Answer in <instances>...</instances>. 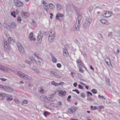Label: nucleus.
<instances>
[{"instance_id": "54", "label": "nucleus", "mask_w": 120, "mask_h": 120, "mask_svg": "<svg viewBox=\"0 0 120 120\" xmlns=\"http://www.w3.org/2000/svg\"><path fill=\"white\" fill-rule=\"evenodd\" d=\"M23 103L24 104H26L27 103V101L26 100H24L23 101Z\"/></svg>"}, {"instance_id": "29", "label": "nucleus", "mask_w": 120, "mask_h": 120, "mask_svg": "<svg viewBox=\"0 0 120 120\" xmlns=\"http://www.w3.org/2000/svg\"><path fill=\"white\" fill-rule=\"evenodd\" d=\"M51 83L52 85H54L56 86H58V83L55 82L54 81L52 82Z\"/></svg>"}, {"instance_id": "5", "label": "nucleus", "mask_w": 120, "mask_h": 120, "mask_svg": "<svg viewBox=\"0 0 120 120\" xmlns=\"http://www.w3.org/2000/svg\"><path fill=\"white\" fill-rule=\"evenodd\" d=\"M17 75L21 78L26 79H29L30 77L29 76L20 71H18L17 73Z\"/></svg>"}, {"instance_id": "63", "label": "nucleus", "mask_w": 120, "mask_h": 120, "mask_svg": "<svg viewBox=\"0 0 120 120\" xmlns=\"http://www.w3.org/2000/svg\"><path fill=\"white\" fill-rule=\"evenodd\" d=\"M28 86H29L30 87H32L33 86V85H32L31 84H30V83H28Z\"/></svg>"}, {"instance_id": "12", "label": "nucleus", "mask_w": 120, "mask_h": 120, "mask_svg": "<svg viewBox=\"0 0 120 120\" xmlns=\"http://www.w3.org/2000/svg\"><path fill=\"white\" fill-rule=\"evenodd\" d=\"M42 37L43 35L42 33H38L37 36V40L39 43H41Z\"/></svg>"}, {"instance_id": "22", "label": "nucleus", "mask_w": 120, "mask_h": 120, "mask_svg": "<svg viewBox=\"0 0 120 120\" xmlns=\"http://www.w3.org/2000/svg\"><path fill=\"white\" fill-rule=\"evenodd\" d=\"M51 73L53 76L55 77H57L58 76V74L56 72L53 71H52L51 72Z\"/></svg>"}, {"instance_id": "20", "label": "nucleus", "mask_w": 120, "mask_h": 120, "mask_svg": "<svg viewBox=\"0 0 120 120\" xmlns=\"http://www.w3.org/2000/svg\"><path fill=\"white\" fill-rule=\"evenodd\" d=\"M33 33L32 32H31L29 36V37L30 39V40L34 41L35 40V38L33 37Z\"/></svg>"}, {"instance_id": "31", "label": "nucleus", "mask_w": 120, "mask_h": 120, "mask_svg": "<svg viewBox=\"0 0 120 120\" xmlns=\"http://www.w3.org/2000/svg\"><path fill=\"white\" fill-rule=\"evenodd\" d=\"M32 70L34 71L37 74H39L40 73V72L38 70L37 68H32Z\"/></svg>"}, {"instance_id": "45", "label": "nucleus", "mask_w": 120, "mask_h": 120, "mask_svg": "<svg viewBox=\"0 0 120 120\" xmlns=\"http://www.w3.org/2000/svg\"><path fill=\"white\" fill-rule=\"evenodd\" d=\"M79 88L81 89H84L83 87L80 84L79 85Z\"/></svg>"}, {"instance_id": "43", "label": "nucleus", "mask_w": 120, "mask_h": 120, "mask_svg": "<svg viewBox=\"0 0 120 120\" xmlns=\"http://www.w3.org/2000/svg\"><path fill=\"white\" fill-rule=\"evenodd\" d=\"M87 95L88 96H89V95H90L91 96H92V93L90 92L89 91H87Z\"/></svg>"}, {"instance_id": "26", "label": "nucleus", "mask_w": 120, "mask_h": 120, "mask_svg": "<svg viewBox=\"0 0 120 120\" xmlns=\"http://www.w3.org/2000/svg\"><path fill=\"white\" fill-rule=\"evenodd\" d=\"M76 62L77 64V66L78 67H79V65H80L82 64H83V63L82 62V61L80 60L79 59L77 60L76 61Z\"/></svg>"}, {"instance_id": "19", "label": "nucleus", "mask_w": 120, "mask_h": 120, "mask_svg": "<svg viewBox=\"0 0 120 120\" xmlns=\"http://www.w3.org/2000/svg\"><path fill=\"white\" fill-rule=\"evenodd\" d=\"M100 22L102 23L106 24L107 25H109V23L106 20L104 19H101L100 20Z\"/></svg>"}, {"instance_id": "62", "label": "nucleus", "mask_w": 120, "mask_h": 120, "mask_svg": "<svg viewBox=\"0 0 120 120\" xmlns=\"http://www.w3.org/2000/svg\"><path fill=\"white\" fill-rule=\"evenodd\" d=\"M76 107H74L73 108V110L74 112H75V110H76Z\"/></svg>"}, {"instance_id": "9", "label": "nucleus", "mask_w": 120, "mask_h": 120, "mask_svg": "<svg viewBox=\"0 0 120 120\" xmlns=\"http://www.w3.org/2000/svg\"><path fill=\"white\" fill-rule=\"evenodd\" d=\"M18 49L20 53L23 54L24 53V50L23 48L20 43L18 42L17 44Z\"/></svg>"}, {"instance_id": "14", "label": "nucleus", "mask_w": 120, "mask_h": 120, "mask_svg": "<svg viewBox=\"0 0 120 120\" xmlns=\"http://www.w3.org/2000/svg\"><path fill=\"white\" fill-rule=\"evenodd\" d=\"M5 96V97H7V98H6V100L7 101H11L13 99V98H12V96L11 95H9L6 93V95Z\"/></svg>"}, {"instance_id": "32", "label": "nucleus", "mask_w": 120, "mask_h": 120, "mask_svg": "<svg viewBox=\"0 0 120 120\" xmlns=\"http://www.w3.org/2000/svg\"><path fill=\"white\" fill-rule=\"evenodd\" d=\"M4 26L6 28H8L9 27V25L5 21L4 22Z\"/></svg>"}, {"instance_id": "33", "label": "nucleus", "mask_w": 120, "mask_h": 120, "mask_svg": "<svg viewBox=\"0 0 120 120\" xmlns=\"http://www.w3.org/2000/svg\"><path fill=\"white\" fill-rule=\"evenodd\" d=\"M11 27L15 29L16 28V26L15 23L14 22H12L11 23Z\"/></svg>"}, {"instance_id": "24", "label": "nucleus", "mask_w": 120, "mask_h": 120, "mask_svg": "<svg viewBox=\"0 0 120 120\" xmlns=\"http://www.w3.org/2000/svg\"><path fill=\"white\" fill-rule=\"evenodd\" d=\"M63 14H57L56 16V18L57 19H59L60 20V19H59V17H63Z\"/></svg>"}, {"instance_id": "18", "label": "nucleus", "mask_w": 120, "mask_h": 120, "mask_svg": "<svg viewBox=\"0 0 120 120\" xmlns=\"http://www.w3.org/2000/svg\"><path fill=\"white\" fill-rule=\"evenodd\" d=\"M50 55L52 58V62L54 63H56L57 61L56 59L54 56L52 54H50Z\"/></svg>"}, {"instance_id": "23", "label": "nucleus", "mask_w": 120, "mask_h": 120, "mask_svg": "<svg viewBox=\"0 0 120 120\" xmlns=\"http://www.w3.org/2000/svg\"><path fill=\"white\" fill-rule=\"evenodd\" d=\"M22 15L23 17L26 18L29 16V14L28 12L23 13Z\"/></svg>"}, {"instance_id": "3", "label": "nucleus", "mask_w": 120, "mask_h": 120, "mask_svg": "<svg viewBox=\"0 0 120 120\" xmlns=\"http://www.w3.org/2000/svg\"><path fill=\"white\" fill-rule=\"evenodd\" d=\"M40 98L41 101H44L46 102H53L55 100H52L51 99H50L49 98H47L45 95L41 96L40 97Z\"/></svg>"}, {"instance_id": "58", "label": "nucleus", "mask_w": 120, "mask_h": 120, "mask_svg": "<svg viewBox=\"0 0 120 120\" xmlns=\"http://www.w3.org/2000/svg\"><path fill=\"white\" fill-rule=\"evenodd\" d=\"M99 108L100 109H101L104 108V107L103 106L101 105L99 106Z\"/></svg>"}, {"instance_id": "25", "label": "nucleus", "mask_w": 120, "mask_h": 120, "mask_svg": "<svg viewBox=\"0 0 120 120\" xmlns=\"http://www.w3.org/2000/svg\"><path fill=\"white\" fill-rule=\"evenodd\" d=\"M6 94V93H2L0 92V97H2V100H4L5 96Z\"/></svg>"}, {"instance_id": "61", "label": "nucleus", "mask_w": 120, "mask_h": 120, "mask_svg": "<svg viewBox=\"0 0 120 120\" xmlns=\"http://www.w3.org/2000/svg\"><path fill=\"white\" fill-rule=\"evenodd\" d=\"M90 69L94 71V68L92 67V66H90Z\"/></svg>"}, {"instance_id": "36", "label": "nucleus", "mask_w": 120, "mask_h": 120, "mask_svg": "<svg viewBox=\"0 0 120 120\" xmlns=\"http://www.w3.org/2000/svg\"><path fill=\"white\" fill-rule=\"evenodd\" d=\"M87 100L89 101H94L92 98L88 97L87 98Z\"/></svg>"}, {"instance_id": "53", "label": "nucleus", "mask_w": 120, "mask_h": 120, "mask_svg": "<svg viewBox=\"0 0 120 120\" xmlns=\"http://www.w3.org/2000/svg\"><path fill=\"white\" fill-rule=\"evenodd\" d=\"M71 98V95H69L68 96L67 98V100L68 101H69L70 99Z\"/></svg>"}, {"instance_id": "2", "label": "nucleus", "mask_w": 120, "mask_h": 120, "mask_svg": "<svg viewBox=\"0 0 120 120\" xmlns=\"http://www.w3.org/2000/svg\"><path fill=\"white\" fill-rule=\"evenodd\" d=\"M34 55L35 57V58H34L33 56H32V58H31L30 59H30H31L32 61H33V60H34L37 64L41 66V63L42 62V59L40 57L38 56L37 55L36 53L34 54Z\"/></svg>"}, {"instance_id": "28", "label": "nucleus", "mask_w": 120, "mask_h": 120, "mask_svg": "<svg viewBox=\"0 0 120 120\" xmlns=\"http://www.w3.org/2000/svg\"><path fill=\"white\" fill-rule=\"evenodd\" d=\"M49 6L50 8L52 10H53L54 8V6L53 4L52 3L49 4Z\"/></svg>"}, {"instance_id": "16", "label": "nucleus", "mask_w": 120, "mask_h": 120, "mask_svg": "<svg viewBox=\"0 0 120 120\" xmlns=\"http://www.w3.org/2000/svg\"><path fill=\"white\" fill-rule=\"evenodd\" d=\"M90 24H88L87 22H85L83 24V28L85 29H89L90 27Z\"/></svg>"}, {"instance_id": "52", "label": "nucleus", "mask_w": 120, "mask_h": 120, "mask_svg": "<svg viewBox=\"0 0 120 120\" xmlns=\"http://www.w3.org/2000/svg\"><path fill=\"white\" fill-rule=\"evenodd\" d=\"M64 84V83L63 82H60L59 83H58V86L59 85H62L63 84Z\"/></svg>"}, {"instance_id": "39", "label": "nucleus", "mask_w": 120, "mask_h": 120, "mask_svg": "<svg viewBox=\"0 0 120 120\" xmlns=\"http://www.w3.org/2000/svg\"><path fill=\"white\" fill-rule=\"evenodd\" d=\"M31 24L33 26H34L36 25V22L34 20H32V21L31 22Z\"/></svg>"}, {"instance_id": "30", "label": "nucleus", "mask_w": 120, "mask_h": 120, "mask_svg": "<svg viewBox=\"0 0 120 120\" xmlns=\"http://www.w3.org/2000/svg\"><path fill=\"white\" fill-rule=\"evenodd\" d=\"M56 7L58 10H59L61 9L62 6L59 4H56Z\"/></svg>"}, {"instance_id": "46", "label": "nucleus", "mask_w": 120, "mask_h": 120, "mask_svg": "<svg viewBox=\"0 0 120 120\" xmlns=\"http://www.w3.org/2000/svg\"><path fill=\"white\" fill-rule=\"evenodd\" d=\"M58 68H60L61 66V64L60 63H58L56 64Z\"/></svg>"}, {"instance_id": "59", "label": "nucleus", "mask_w": 120, "mask_h": 120, "mask_svg": "<svg viewBox=\"0 0 120 120\" xmlns=\"http://www.w3.org/2000/svg\"><path fill=\"white\" fill-rule=\"evenodd\" d=\"M98 109L97 107L96 106H95L94 107L93 109H92L93 110H94L95 109Z\"/></svg>"}, {"instance_id": "49", "label": "nucleus", "mask_w": 120, "mask_h": 120, "mask_svg": "<svg viewBox=\"0 0 120 120\" xmlns=\"http://www.w3.org/2000/svg\"><path fill=\"white\" fill-rule=\"evenodd\" d=\"M79 71L80 72H81L82 73H83V71L82 70V68H79Z\"/></svg>"}, {"instance_id": "37", "label": "nucleus", "mask_w": 120, "mask_h": 120, "mask_svg": "<svg viewBox=\"0 0 120 120\" xmlns=\"http://www.w3.org/2000/svg\"><path fill=\"white\" fill-rule=\"evenodd\" d=\"M91 91L94 94H96L97 93V91L95 89H92L91 90Z\"/></svg>"}, {"instance_id": "8", "label": "nucleus", "mask_w": 120, "mask_h": 120, "mask_svg": "<svg viewBox=\"0 0 120 120\" xmlns=\"http://www.w3.org/2000/svg\"><path fill=\"white\" fill-rule=\"evenodd\" d=\"M4 46L5 50L8 52L10 49L9 43L6 41H4Z\"/></svg>"}, {"instance_id": "1", "label": "nucleus", "mask_w": 120, "mask_h": 120, "mask_svg": "<svg viewBox=\"0 0 120 120\" xmlns=\"http://www.w3.org/2000/svg\"><path fill=\"white\" fill-rule=\"evenodd\" d=\"M77 22L75 25V27H73L71 28V30L72 31H75L76 30L78 31L79 30L80 26V22L82 17V16L80 15L77 14Z\"/></svg>"}, {"instance_id": "56", "label": "nucleus", "mask_w": 120, "mask_h": 120, "mask_svg": "<svg viewBox=\"0 0 120 120\" xmlns=\"http://www.w3.org/2000/svg\"><path fill=\"white\" fill-rule=\"evenodd\" d=\"M77 85V84L76 82H75L73 84V86L74 87H76Z\"/></svg>"}, {"instance_id": "57", "label": "nucleus", "mask_w": 120, "mask_h": 120, "mask_svg": "<svg viewBox=\"0 0 120 120\" xmlns=\"http://www.w3.org/2000/svg\"><path fill=\"white\" fill-rule=\"evenodd\" d=\"M0 79L1 80L3 81H5L6 80V79H5L4 78H0Z\"/></svg>"}, {"instance_id": "17", "label": "nucleus", "mask_w": 120, "mask_h": 120, "mask_svg": "<svg viewBox=\"0 0 120 120\" xmlns=\"http://www.w3.org/2000/svg\"><path fill=\"white\" fill-rule=\"evenodd\" d=\"M66 93V91H63L62 90L60 91L59 93V95L60 96H65Z\"/></svg>"}, {"instance_id": "40", "label": "nucleus", "mask_w": 120, "mask_h": 120, "mask_svg": "<svg viewBox=\"0 0 120 120\" xmlns=\"http://www.w3.org/2000/svg\"><path fill=\"white\" fill-rule=\"evenodd\" d=\"M17 20L18 22H19L20 23L21 21V17L20 16H18L17 18Z\"/></svg>"}, {"instance_id": "6", "label": "nucleus", "mask_w": 120, "mask_h": 120, "mask_svg": "<svg viewBox=\"0 0 120 120\" xmlns=\"http://www.w3.org/2000/svg\"><path fill=\"white\" fill-rule=\"evenodd\" d=\"M55 33L54 31H51L49 34V41L51 42L54 39L55 37Z\"/></svg>"}, {"instance_id": "41", "label": "nucleus", "mask_w": 120, "mask_h": 120, "mask_svg": "<svg viewBox=\"0 0 120 120\" xmlns=\"http://www.w3.org/2000/svg\"><path fill=\"white\" fill-rule=\"evenodd\" d=\"M80 97L84 98L85 97V95L83 93H81Z\"/></svg>"}, {"instance_id": "55", "label": "nucleus", "mask_w": 120, "mask_h": 120, "mask_svg": "<svg viewBox=\"0 0 120 120\" xmlns=\"http://www.w3.org/2000/svg\"><path fill=\"white\" fill-rule=\"evenodd\" d=\"M83 64H82L80 65H78L79 67H78V68H82V66H83Z\"/></svg>"}, {"instance_id": "47", "label": "nucleus", "mask_w": 120, "mask_h": 120, "mask_svg": "<svg viewBox=\"0 0 120 120\" xmlns=\"http://www.w3.org/2000/svg\"><path fill=\"white\" fill-rule=\"evenodd\" d=\"M112 35V32H110V33H109L108 34V37H111Z\"/></svg>"}, {"instance_id": "27", "label": "nucleus", "mask_w": 120, "mask_h": 120, "mask_svg": "<svg viewBox=\"0 0 120 120\" xmlns=\"http://www.w3.org/2000/svg\"><path fill=\"white\" fill-rule=\"evenodd\" d=\"M8 41L10 43H12L14 42V40L11 37H10L8 38Z\"/></svg>"}, {"instance_id": "44", "label": "nucleus", "mask_w": 120, "mask_h": 120, "mask_svg": "<svg viewBox=\"0 0 120 120\" xmlns=\"http://www.w3.org/2000/svg\"><path fill=\"white\" fill-rule=\"evenodd\" d=\"M15 14V13L14 12V13L13 12H11V15L13 16L14 17H16V15Z\"/></svg>"}, {"instance_id": "38", "label": "nucleus", "mask_w": 120, "mask_h": 120, "mask_svg": "<svg viewBox=\"0 0 120 120\" xmlns=\"http://www.w3.org/2000/svg\"><path fill=\"white\" fill-rule=\"evenodd\" d=\"M49 113L47 111L45 112L44 113V115L45 116H47V115H49Z\"/></svg>"}, {"instance_id": "15", "label": "nucleus", "mask_w": 120, "mask_h": 120, "mask_svg": "<svg viewBox=\"0 0 120 120\" xmlns=\"http://www.w3.org/2000/svg\"><path fill=\"white\" fill-rule=\"evenodd\" d=\"M63 52L64 56L65 57H67L69 55V53L67 49H63Z\"/></svg>"}, {"instance_id": "13", "label": "nucleus", "mask_w": 120, "mask_h": 120, "mask_svg": "<svg viewBox=\"0 0 120 120\" xmlns=\"http://www.w3.org/2000/svg\"><path fill=\"white\" fill-rule=\"evenodd\" d=\"M111 12L106 11L102 15L104 17H109L111 16Z\"/></svg>"}, {"instance_id": "11", "label": "nucleus", "mask_w": 120, "mask_h": 120, "mask_svg": "<svg viewBox=\"0 0 120 120\" xmlns=\"http://www.w3.org/2000/svg\"><path fill=\"white\" fill-rule=\"evenodd\" d=\"M14 3L16 6L19 7L22 6L23 5V4L22 2L18 0H15Z\"/></svg>"}, {"instance_id": "60", "label": "nucleus", "mask_w": 120, "mask_h": 120, "mask_svg": "<svg viewBox=\"0 0 120 120\" xmlns=\"http://www.w3.org/2000/svg\"><path fill=\"white\" fill-rule=\"evenodd\" d=\"M26 62L28 64H30V62L29 61V60H26Z\"/></svg>"}, {"instance_id": "48", "label": "nucleus", "mask_w": 120, "mask_h": 120, "mask_svg": "<svg viewBox=\"0 0 120 120\" xmlns=\"http://www.w3.org/2000/svg\"><path fill=\"white\" fill-rule=\"evenodd\" d=\"M58 104L59 105V107H61V106L62 105V103L61 102L59 101L58 102Z\"/></svg>"}, {"instance_id": "64", "label": "nucleus", "mask_w": 120, "mask_h": 120, "mask_svg": "<svg viewBox=\"0 0 120 120\" xmlns=\"http://www.w3.org/2000/svg\"><path fill=\"white\" fill-rule=\"evenodd\" d=\"M101 98H102V99H104L105 100L106 99V98L102 95L101 96Z\"/></svg>"}, {"instance_id": "50", "label": "nucleus", "mask_w": 120, "mask_h": 120, "mask_svg": "<svg viewBox=\"0 0 120 120\" xmlns=\"http://www.w3.org/2000/svg\"><path fill=\"white\" fill-rule=\"evenodd\" d=\"M100 37L101 38V40H103L104 39V38L102 36V35L101 34H100Z\"/></svg>"}, {"instance_id": "7", "label": "nucleus", "mask_w": 120, "mask_h": 120, "mask_svg": "<svg viewBox=\"0 0 120 120\" xmlns=\"http://www.w3.org/2000/svg\"><path fill=\"white\" fill-rule=\"evenodd\" d=\"M0 67V69L5 72L9 73L11 71V70L9 68L5 66L1 65Z\"/></svg>"}, {"instance_id": "21", "label": "nucleus", "mask_w": 120, "mask_h": 120, "mask_svg": "<svg viewBox=\"0 0 120 120\" xmlns=\"http://www.w3.org/2000/svg\"><path fill=\"white\" fill-rule=\"evenodd\" d=\"M105 58L106 59H105V61L107 64L108 65H109L110 64L111 65L110 60L109 57L108 56H107Z\"/></svg>"}, {"instance_id": "35", "label": "nucleus", "mask_w": 120, "mask_h": 120, "mask_svg": "<svg viewBox=\"0 0 120 120\" xmlns=\"http://www.w3.org/2000/svg\"><path fill=\"white\" fill-rule=\"evenodd\" d=\"M86 21L88 22L89 23H91L92 21V19L90 18H88L86 19Z\"/></svg>"}, {"instance_id": "42", "label": "nucleus", "mask_w": 120, "mask_h": 120, "mask_svg": "<svg viewBox=\"0 0 120 120\" xmlns=\"http://www.w3.org/2000/svg\"><path fill=\"white\" fill-rule=\"evenodd\" d=\"M72 91L76 92L77 94H79L80 93L78 91V90L77 89L73 90H72Z\"/></svg>"}, {"instance_id": "10", "label": "nucleus", "mask_w": 120, "mask_h": 120, "mask_svg": "<svg viewBox=\"0 0 120 120\" xmlns=\"http://www.w3.org/2000/svg\"><path fill=\"white\" fill-rule=\"evenodd\" d=\"M42 2L43 4V8L46 11L47 13H48V10H49L48 4L44 0L42 1Z\"/></svg>"}, {"instance_id": "51", "label": "nucleus", "mask_w": 120, "mask_h": 120, "mask_svg": "<svg viewBox=\"0 0 120 120\" xmlns=\"http://www.w3.org/2000/svg\"><path fill=\"white\" fill-rule=\"evenodd\" d=\"M55 94L54 93L53 94H52L51 95H50V99L53 98V97L54 96V95H55Z\"/></svg>"}, {"instance_id": "34", "label": "nucleus", "mask_w": 120, "mask_h": 120, "mask_svg": "<svg viewBox=\"0 0 120 120\" xmlns=\"http://www.w3.org/2000/svg\"><path fill=\"white\" fill-rule=\"evenodd\" d=\"M68 111V112L70 113H73L74 112L73 109V107L69 109Z\"/></svg>"}, {"instance_id": "4", "label": "nucleus", "mask_w": 120, "mask_h": 120, "mask_svg": "<svg viewBox=\"0 0 120 120\" xmlns=\"http://www.w3.org/2000/svg\"><path fill=\"white\" fill-rule=\"evenodd\" d=\"M0 88H2L4 91L10 93H12L13 90V89L11 87L3 86L0 84Z\"/></svg>"}]
</instances>
